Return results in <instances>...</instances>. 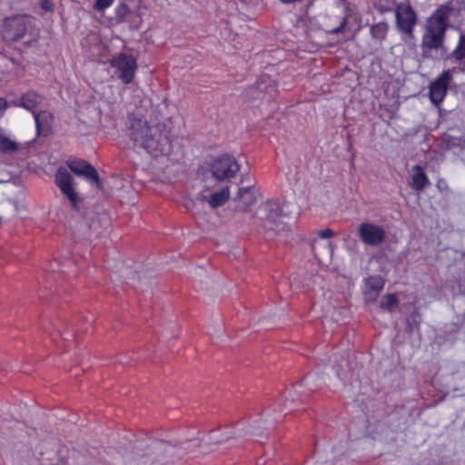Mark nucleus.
Masks as SVG:
<instances>
[{
  "mask_svg": "<svg viewBox=\"0 0 465 465\" xmlns=\"http://www.w3.org/2000/svg\"><path fill=\"white\" fill-rule=\"evenodd\" d=\"M127 135L134 142V147L143 148L154 156H169L173 153L174 136L171 130L161 124L151 127L145 119L134 114L128 115Z\"/></svg>",
  "mask_w": 465,
  "mask_h": 465,
  "instance_id": "1",
  "label": "nucleus"
},
{
  "mask_svg": "<svg viewBox=\"0 0 465 465\" xmlns=\"http://www.w3.org/2000/svg\"><path fill=\"white\" fill-rule=\"evenodd\" d=\"M243 97L252 106L270 104L278 94V84L270 74H262L255 83L244 89Z\"/></svg>",
  "mask_w": 465,
  "mask_h": 465,
  "instance_id": "2",
  "label": "nucleus"
},
{
  "mask_svg": "<svg viewBox=\"0 0 465 465\" xmlns=\"http://www.w3.org/2000/svg\"><path fill=\"white\" fill-rule=\"evenodd\" d=\"M259 211L262 213L260 218L261 225L265 232H272L275 235L284 231L285 223L280 221V218L284 216V213L279 200H267L260 205Z\"/></svg>",
  "mask_w": 465,
  "mask_h": 465,
  "instance_id": "3",
  "label": "nucleus"
},
{
  "mask_svg": "<svg viewBox=\"0 0 465 465\" xmlns=\"http://www.w3.org/2000/svg\"><path fill=\"white\" fill-rule=\"evenodd\" d=\"M28 31V19L24 15H14L3 20L0 27L2 39L8 44L21 40Z\"/></svg>",
  "mask_w": 465,
  "mask_h": 465,
  "instance_id": "4",
  "label": "nucleus"
},
{
  "mask_svg": "<svg viewBox=\"0 0 465 465\" xmlns=\"http://www.w3.org/2000/svg\"><path fill=\"white\" fill-rule=\"evenodd\" d=\"M110 66L114 69V74L124 84H131L137 70L136 59L133 54L120 52L109 61Z\"/></svg>",
  "mask_w": 465,
  "mask_h": 465,
  "instance_id": "5",
  "label": "nucleus"
},
{
  "mask_svg": "<svg viewBox=\"0 0 465 465\" xmlns=\"http://www.w3.org/2000/svg\"><path fill=\"white\" fill-rule=\"evenodd\" d=\"M135 449L143 451V456L152 457L153 461L161 460V458L167 456L176 447V444L163 440L145 437L138 441Z\"/></svg>",
  "mask_w": 465,
  "mask_h": 465,
  "instance_id": "6",
  "label": "nucleus"
},
{
  "mask_svg": "<svg viewBox=\"0 0 465 465\" xmlns=\"http://www.w3.org/2000/svg\"><path fill=\"white\" fill-rule=\"evenodd\" d=\"M444 29L435 28L433 25H426V31L421 39V52L424 58H432V50H440V55L447 54L444 45Z\"/></svg>",
  "mask_w": 465,
  "mask_h": 465,
  "instance_id": "7",
  "label": "nucleus"
},
{
  "mask_svg": "<svg viewBox=\"0 0 465 465\" xmlns=\"http://www.w3.org/2000/svg\"><path fill=\"white\" fill-rule=\"evenodd\" d=\"M239 170L240 165L234 156L227 153L218 156L210 164L213 177L219 182L230 180Z\"/></svg>",
  "mask_w": 465,
  "mask_h": 465,
  "instance_id": "8",
  "label": "nucleus"
},
{
  "mask_svg": "<svg viewBox=\"0 0 465 465\" xmlns=\"http://www.w3.org/2000/svg\"><path fill=\"white\" fill-rule=\"evenodd\" d=\"M459 6L457 8L450 5V3L438 7L427 20V25H433L438 29L448 28V19L450 15H461L465 13V0L458 1Z\"/></svg>",
  "mask_w": 465,
  "mask_h": 465,
  "instance_id": "9",
  "label": "nucleus"
},
{
  "mask_svg": "<svg viewBox=\"0 0 465 465\" xmlns=\"http://www.w3.org/2000/svg\"><path fill=\"white\" fill-rule=\"evenodd\" d=\"M54 183L61 193L70 201L72 209L79 211L80 197L74 190V180L72 174L65 169H59L54 175Z\"/></svg>",
  "mask_w": 465,
  "mask_h": 465,
  "instance_id": "10",
  "label": "nucleus"
},
{
  "mask_svg": "<svg viewBox=\"0 0 465 465\" xmlns=\"http://www.w3.org/2000/svg\"><path fill=\"white\" fill-rule=\"evenodd\" d=\"M455 68L444 70L429 86V96L430 102L439 105L444 100L449 84L452 81L453 72Z\"/></svg>",
  "mask_w": 465,
  "mask_h": 465,
  "instance_id": "11",
  "label": "nucleus"
},
{
  "mask_svg": "<svg viewBox=\"0 0 465 465\" xmlns=\"http://www.w3.org/2000/svg\"><path fill=\"white\" fill-rule=\"evenodd\" d=\"M395 16L399 31L411 35L418 20L412 6L410 4L398 5Z\"/></svg>",
  "mask_w": 465,
  "mask_h": 465,
  "instance_id": "12",
  "label": "nucleus"
},
{
  "mask_svg": "<svg viewBox=\"0 0 465 465\" xmlns=\"http://www.w3.org/2000/svg\"><path fill=\"white\" fill-rule=\"evenodd\" d=\"M69 169L79 177H84L86 181L94 184L97 188L103 187L97 170L94 165L84 159H75L68 163Z\"/></svg>",
  "mask_w": 465,
  "mask_h": 465,
  "instance_id": "13",
  "label": "nucleus"
},
{
  "mask_svg": "<svg viewBox=\"0 0 465 465\" xmlns=\"http://www.w3.org/2000/svg\"><path fill=\"white\" fill-rule=\"evenodd\" d=\"M358 232L364 243L372 246L381 244L386 237L383 227L371 223H362L359 226Z\"/></svg>",
  "mask_w": 465,
  "mask_h": 465,
  "instance_id": "14",
  "label": "nucleus"
},
{
  "mask_svg": "<svg viewBox=\"0 0 465 465\" xmlns=\"http://www.w3.org/2000/svg\"><path fill=\"white\" fill-rule=\"evenodd\" d=\"M337 3L338 5H341L343 6V16L340 17L338 15L333 16L336 26L334 29H327L329 32L333 33H342L345 30L346 25L349 24L351 19H354L357 21L360 19V15L356 12V6L352 5L349 1L347 0H338Z\"/></svg>",
  "mask_w": 465,
  "mask_h": 465,
  "instance_id": "15",
  "label": "nucleus"
},
{
  "mask_svg": "<svg viewBox=\"0 0 465 465\" xmlns=\"http://www.w3.org/2000/svg\"><path fill=\"white\" fill-rule=\"evenodd\" d=\"M37 136L47 137L53 134L54 114L47 110H41L34 114Z\"/></svg>",
  "mask_w": 465,
  "mask_h": 465,
  "instance_id": "16",
  "label": "nucleus"
},
{
  "mask_svg": "<svg viewBox=\"0 0 465 465\" xmlns=\"http://www.w3.org/2000/svg\"><path fill=\"white\" fill-rule=\"evenodd\" d=\"M363 294L369 301H375L383 290L385 280L381 275H369L363 279Z\"/></svg>",
  "mask_w": 465,
  "mask_h": 465,
  "instance_id": "17",
  "label": "nucleus"
},
{
  "mask_svg": "<svg viewBox=\"0 0 465 465\" xmlns=\"http://www.w3.org/2000/svg\"><path fill=\"white\" fill-rule=\"evenodd\" d=\"M41 101V95L35 91L31 90L23 94L20 98L10 101V104L15 107H22L32 113L34 115L37 113L36 108L40 104Z\"/></svg>",
  "mask_w": 465,
  "mask_h": 465,
  "instance_id": "18",
  "label": "nucleus"
},
{
  "mask_svg": "<svg viewBox=\"0 0 465 465\" xmlns=\"http://www.w3.org/2000/svg\"><path fill=\"white\" fill-rule=\"evenodd\" d=\"M256 200V189L253 185L239 188L234 199L238 201L237 209L241 212H248Z\"/></svg>",
  "mask_w": 465,
  "mask_h": 465,
  "instance_id": "19",
  "label": "nucleus"
},
{
  "mask_svg": "<svg viewBox=\"0 0 465 465\" xmlns=\"http://www.w3.org/2000/svg\"><path fill=\"white\" fill-rule=\"evenodd\" d=\"M421 314L418 308L413 307L412 311L404 317V332L411 337L414 333L420 335Z\"/></svg>",
  "mask_w": 465,
  "mask_h": 465,
  "instance_id": "20",
  "label": "nucleus"
},
{
  "mask_svg": "<svg viewBox=\"0 0 465 465\" xmlns=\"http://www.w3.org/2000/svg\"><path fill=\"white\" fill-rule=\"evenodd\" d=\"M429 184L430 180L424 171V168L420 164L414 165L411 183L412 188L416 191H421Z\"/></svg>",
  "mask_w": 465,
  "mask_h": 465,
  "instance_id": "21",
  "label": "nucleus"
},
{
  "mask_svg": "<svg viewBox=\"0 0 465 465\" xmlns=\"http://www.w3.org/2000/svg\"><path fill=\"white\" fill-rule=\"evenodd\" d=\"M57 334L64 341H70L75 337L76 331L73 327H68L65 320L58 319L54 322H51Z\"/></svg>",
  "mask_w": 465,
  "mask_h": 465,
  "instance_id": "22",
  "label": "nucleus"
},
{
  "mask_svg": "<svg viewBox=\"0 0 465 465\" xmlns=\"http://www.w3.org/2000/svg\"><path fill=\"white\" fill-rule=\"evenodd\" d=\"M440 59H453L456 62H461L463 59H465V34L460 33L455 49L450 54L447 53V54L440 55Z\"/></svg>",
  "mask_w": 465,
  "mask_h": 465,
  "instance_id": "23",
  "label": "nucleus"
},
{
  "mask_svg": "<svg viewBox=\"0 0 465 465\" xmlns=\"http://www.w3.org/2000/svg\"><path fill=\"white\" fill-rule=\"evenodd\" d=\"M134 13L124 2H120L114 8V20L117 25L129 22Z\"/></svg>",
  "mask_w": 465,
  "mask_h": 465,
  "instance_id": "24",
  "label": "nucleus"
},
{
  "mask_svg": "<svg viewBox=\"0 0 465 465\" xmlns=\"http://www.w3.org/2000/svg\"><path fill=\"white\" fill-rule=\"evenodd\" d=\"M301 387H302L301 384H295L292 388L286 389L282 394V398L285 399L284 407L289 411H296V401H303L302 399H301L299 397L296 398V394L299 392V389Z\"/></svg>",
  "mask_w": 465,
  "mask_h": 465,
  "instance_id": "25",
  "label": "nucleus"
},
{
  "mask_svg": "<svg viewBox=\"0 0 465 465\" xmlns=\"http://www.w3.org/2000/svg\"><path fill=\"white\" fill-rule=\"evenodd\" d=\"M445 146L449 150H453L462 159L465 158V139L461 137L447 136L443 140Z\"/></svg>",
  "mask_w": 465,
  "mask_h": 465,
  "instance_id": "26",
  "label": "nucleus"
},
{
  "mask_svg": "<svg viewBox=\"0 0 465 465\" xmlns=\"http://www.w3.org/2000/svg\"><path fill=\"white\" fill-rule=\"evenodd\" d=\"M230 198V190L228 186L220 191L212 193L208 199V203L212 208L223 206Z\"/></svg>",
  "mask_w": 465,
  "mask_h": 465,
  "instance_id": "27",
  "label": "nucleus"
},
{
  "mask_svg": "<svg viewBox=\"0 0 465 465\" xmlns=\"http://www.w3.org/2000/svg\"><path fill=\"white\" fill-rule=\"evenodd\" d=\"M389 30V26L386 22H380L374 24L370 28V34L373 39H376L380 42L385 40L387 36V33Z\"/></svg>",
  "mask_w": 465,
  "mask_h": 465,
  "instance_id": "28",
  "label": "nucleus"
},
{
  "mask_svg": "<svg viewBox=\"0 0 465 465\" xmlns=\"http://www.w3.org/2000/svg\"><path fill=\"white\" fill-rule=\"evenodd\" d=\"M399 305V299L396 293H386L382 296L380 302V308L381 310H388L393 312Z\"/></svg>",
  "mask_w": 465,
  "mask_h": 465,
  "instance_id": "29",
  "label": "nucleus"
},
{
  "mask_svg": "<svg viewBox=\"0 0 465 465\" xmlns=\"http://www.w3.org/2000/svg\"><path fill=\"white\" fill-rule=\"evenodd\" d=\"M17 62L15 58L10 56L7 52L0 51V73H8L11 67L16 64Z\"/></svg>",
  "mask_w": 465,
  "mask_h": 465,
  "instance_id": "30",
  "label": "nucleus"
},
{
  "mask_svg": "<svg viewBox=\"0 0 465 465\" xmlns=\"http://www.w3.org/2000/svg\"><path fill=\"white\" fill-rule=\"evenodd\" d=\"M80 226L84 230V233L83 236H75L76 241H84L88 243L91 242L93 238L92 226L86 222L81 223Z\"/></svg>",
  "mask_w": 465,
  "mask_h": 465,
  "instance_id": "31",
  "label": "nucleus"
},
{
  "mask_svg": "<svg viewBox=\"0 0 465 465\" xmlns=\"http://www.w3.org/2000/svg\"><path fill=\"white\" fill-rule=\"evenodd\" d=\"M322 22L321 24V29L322 31H324L327 35H338L339 33H333V32H329L327 31V29L331 30V29H334L336 25H331L329 24H326V21L329 20H332L334 19L333 17H331V15H325L322 17Z\"/></svg>",
  "mask_w": 465,
  "mask_h": 465,
  "instance_id": "32",
  "label": "nucleus"
},
{
  "mask_svg": "<svg viewBox=\"0 0 465 465\" xmlns=\"http://www.w3.org/2000/svg\"><path fill=\"white\" fill-rule=\"evenodd\" d=\"M114 0H95L94 8L97 11H104L111 6Z\"/></svg>",
  "mask_w": 465,
  "mask_h": 465,
  "instance_id": "33",
  "label": "nucleus"
},
{
  "mask_svg": "<svg viewBox=\"0 0 465 465\" xmlns=\"http://www.w3.org/2000/svg\"><path fill=\"white\" fill-rule=\"evenodd\" d=\"M38 47L39 46V42H38V38H35V37H33L29 40H26L25 42H23V49L22 51H25V50H27L28 48L30 47Z\"/></svg>",
  "mask_w": 465,
  "mask_h": 465,
  "instance_id": "34",
  "label": "nucleus"
},
{
  "mask_svg": "<svg viewBox=\"0 0 465 465\" xmlns=\"http://www.w3.org/2000/svg\"><path fill=\"white\" fill-rule=\"evenodd\" d=\"M40 6L45 12H53L54 9V5L52 0H41Z\"/></svg>",
  "mask_w": 465,
  "mask_h": 465,
  "instance_id": "35",
  "label": "nucleus"
},
{
  "mask_svg": "<svg viewBox=\"0 0 465 465\" xmlns=\"http://www.w3.org/2000/svg\"><path fill=\"white\" fill-rule=\"evenodd\" d=\"M318 235L323 239L331 238L334 235V232L331 229L327 228L319 231Z\"/></svg>",
  "mask_w": 465,
  "mask_h": 465,
  "instance_id": "36",
  "label": "nucleus"
},
{
  "mask_svg": "<svg viewBox=\"0 0 465 465\" xmlns=\"http://www.w3.org/2000/svg\"><path fill=\"white\" fill-rule=\"evenodd\" d=\"M6 108H7L6 100L5 98L0 97V118L4 115Z\"/></svg>",
  "mask_w": 465,
  "mask_h": 465,
  "instance_id": "37",
  "label": "nucleus"
},
{
  "mask_svg": "<svg viewBox=\"0 0 465 465\" xmlns=\"http://www.w3.org/2000/svg\"><path fill=\"white\" fill-rule=\"evenodd\" d=\"M437 188L442 192L443 190H446L448 189V185L445 182V180L443 179H440L438 182H437Z\"/></svg>",
  "mask_w": 465,
  "mask_h": 465,
  "instance_id": "38",
  "label": "nucleus"
},
{
  "mask_svg": "<svg viewBox=\"0 0 465 465\" xmlns=\"http://www.w3.org/2000/svg\"><path fill=\"white\" fill-rule=\"evenodd\" d=\"M283 5H291L298 2H302V0H279Z\"/></svg>",
  "mask_w": 465,
  "mask_h": 465,
  "instance_id": "39",
  "label": "nucleus"
},
{
  "mask_svg": "<svg viewBox=\"0 0 465 465\" xmlns=\"http://www.w3.org/2000/svg\"><path fill=\"white\" fill-rule=\"evenodd\" d=\"M58 292V289L57 287L55 286L54 290H52V286H50V292L51 293H54V292Z\"/></svg>",
  "mask_w": 465,
  "mask_h": 465,
  "instance_id": "40",
  "label": "nucleus"
},
{
  "mask_svg": "<svg viewBox=\"0 0 465 465\" xmlns=\"http://www.w3.org/2000/svg\"><path fill=\"white\" fill-rule=\"evenodd\" d=\"M460 71L465 72V62L463 63L462 66L460 67Z\"/></svg>",
  "mask_w": 465,
  "mask_h": 465,
  "instance_id": "41",
  "label": "nucleus"
},
{
  "mask_svg": "<svg viewBox=\"0 0 465 465\" xmlns=\"http://www.w3.org/2000/svg\"><path fill=\"white\" fill-rule=\"evenodd\" d=\"M221 442H223V440H216V443H221Z\"/></svg>",
  "mask_w": 465,
  "mask_h": 465,
  "instance_id": "42",
  "label": "nucleus"
}]
</instances>
